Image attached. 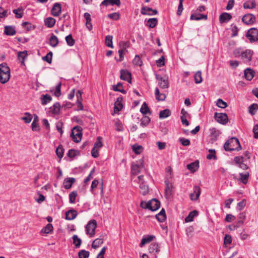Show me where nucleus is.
I'll list each match as a JSON object with an SVG mask.
<instances>
[{
    "mask_svg": "<svg viewBox=\"0 0 258 258\" xmlns=\"http://www.w3.org/2000/svg\"><path fill=\"white\" fill-rule=\"evenodd\" d=\"M150 210L152 211L158 210L160 207V202L157 199H153L150 201Z\"/></svg>",
    "mask_w": 258,
    "mask_h": 258,
    "instance_id": "obj_20",
    "label": "nucleus"
},
{
    "mask_svg": "<svg viewBox=\"0 0 258 258\" xmlns=\"http://www.w3.org/2000/svg\"><path fill=\"white\" fill-rule=\"evenodd\" d=\"M4 32L7 35L9 36L14 35L16 33L15 27L12 26H6Z\"/></svg>",
    "mask_w": 258,
    "mask_h": 258,
    "instance_id": "obj_26",
    "label": "nucleus"
},
{
    "mask_svg": "<svg viewBox=\"0 0 258 258\" xmlns=\"http://www.w3.org/2000/svg\"><path fill=\"white\" fill-rule=\"evenodd\" d=\"M152 11H153V9L151 8L143 7L141 9V12L144 15H152Z\"/></svg>",
    "mask_w": 258,
    "mask_h": 258,
    "instance_id": "obj_49",
    "label": "nucleus"
},
{
    "mask_svg": "<svg viewBox=\"0 0 258 258\" xmlns=\"http://www.w3.org/2000/svg\"><path fill=\"white\" fill-rule=\"evenodd\" d=\"M84 16L86 21V27L88 28L89 30H91L92 29L91 15L88 13H85L84 15Z\"/></svg>",
    "mask_w": 258,
    "mask_h": 258,
    "instance_id": "obj_29",
    "label": "nucleus"
},
{
    "mask_svg": "<svg viewBox=\"0 0 258 258\" xmlns=\"http://www.w3.org/2000/svg\"><path fill=\"white\" fill-rule=\"evenodd\" d=\"M23 9L22 8H19L17 9H14L13 12L15 14L17 18H21L23 17Z\"/></svg>",
    "mask_w": 258,
    "mask_h": 258,
    "instance_id": "obj_55",
    "label": "nucleus"
},
{
    "mask_svg": "<svg viewBox=\"0 0 258 258\" xmlns=\"http://www.w3.org/2000/svg\"><path fill=\"white\" fill-rule=\"evenodd\" d=\"M75 181L76 179L74 177L65 178L63 181L64 187L67 189H70Z\"/></svg>",
    "mask_w": 258,
    "mask_h": 258,
    "instance_id": "obj_18",
    "label": "nucleus"
},
{
    "mask_svg": "<svg viewBox=\"0 0 258 258\" xmlns=\"http://www.w3.org/2000/svg\"><path fill=\"white\" fill-rule=\"evenodd\" d=\"M140 192L143 195H147L149 191L148 186L146 185L144 182H142L140 184Z\"/></svg>",
    "mask_w": 258,
    "mask_h": 258,
    "instance_id": "obj_34",
    "label": "nucleus"
},
{
    "mask_svg": "<svg viewBox=\"0 0 258 258\" xmlns=\"http://www.w3.org/2000/svg\"><path fill=\"white\" fill-rule=\"evenodd\" d=\"M166 183V188L165 189V196L167 198L168 197H170L172 195L173 190V186L172 183L169 181H165Z\"/></svg>",
    "mask_w": 258,
    "mask_h": 258,
    "instance_id": "obj_15",
    "label": "nucleus"
},
{
    "mask_svg": "<svg viewBox=\"0 0 258 258\" xmlns=\"http://www.w3.org/2000/svg\"><path fill=\"white\" fill-rule=\"evenodd\" d=\"M55 19L52 17L47 18L44 20L45 25L48 28L53 27L55 25Z\"/></svg>",
    "mask_w": 258,
    "mask_h": 258,
    "instance_id": "obj_30",
    "label": "nucleus"
},
{
    "mask_svg": "<svg viewBox=\"0 0 258 258\" xmlns=\"http://www.w3.org/2000/svg\"><path fill=\"white\" fill-rule=\"evenodd\" d=\"M140 111L144 115L147 114L148 113L150 114H151L149 108L148 107L146 102H144L143 104L142 105V106L140 108Z\"/></svg>",
    "mask_w": 258,
    "mask_h": 258,
    "instance_id": "obj_41",
    "label": "nucleus"
},
{
    "mask_svg": "<svg viewBox=\"0 0 258 258\" xmlns=\"http://www.w3.org/2000/svg\"><path fill=\"white\" fill-rule=\"evenodd\" d=\"M246 37L250 43H253L258 41V29L256 28H251L246 32Z\"/></svg>",
    "mask_w": 258,
    "mask_h": 258,
    "instance_id": "obj_5",
    "label": "nucleus"
},
{
    "mask_svg": "<svg viewBox=\"0 0 258 258\" xmlns=\"http://www.w3.org/2000/svg\"><path fill=\"white\" fill-rule=\"evenodd\" d=\"M120 77L121 80L126 81L128 83H131L132 75L128 71L126 70H121Z\"/></svg>",
    "mask_w": 258,
    "mask_h": 258,
    "instance_id": "obj_10",
    "label": "nucleus"
},
{
    "mask_svg": "<svg viewBox=\"0 0 258 258\" xmlns=\"http://www.w3.org/2000/svg\"><path fill=\"white\" fill-rule=\"evenodd\" d=\"M256 4L254 0H249L243 4V8L245 9H252L256 7Z\"/></svg>",
    "mask_w": 258,
    "mask_h": 258,
    "instance_id": "obj_25",
    "label": "nucleus"
},
{
    "mask_svg": "<svg viewBox=\"0 0 258 258\" xmlns=\"http://www.w3.org/2000/svg\"><path fill=\"white\" fill-rule=\"evenodd\" d=\"M233 54L235 57H240L244 63H247L252 60L254 52L252 50L249 49H244L241 48H237L233 50Z\"/></svg>",
    "mask_w": 258,
    "mask_h": 258,
    "instance_id": "obj_1",
    "label": "nucleus"
},
{
    "mask_svg": "<svg viewBox=\"0 0 258 258\" xmlns=\"http://www.w3.org/2000/svg\"><path fill=\"white\" fill-rule=\"evenodd\" d=\"M224 148L226 151L234 150L238 151L241 149V147L238 139L236 138L232 137L225 143Z\"/></svg>",
    "mask_w": 258,
    "mask_h": 258,
    "instance_id": "obj_2",
    "label": "nucleus"
},
{
    "mask_svg": "<svg viewBox=\"0 0 258 258\" xmlns=\"http://www.w3.org/2000/svg\"><path fill=\"white\" fill-rule=\"evenodd\" d=\"M201 194V188L199 186H195L193 192L190 194V199L192 201L197 200Z\"/></svg>",
    "mask_w": 258,
    "mask_h": 258,
    "instance_id": "obj_11",
    "label": "nucleus"
},
{
    "mask_svg": "<svg viewBox=\"0 0 258 258\" xmlns=\"http://www.w3.org/2000/svg\"><path fill=\"white\" fill-rule=\"evenodd\" d=\"M22 25L23 27L25 28L27 31H29L35 28V27L28 22H23Z\"/></svg>",
    "mask_w": 258,
    "mask_h": 258,
    "instance_id": "obj_61",
    "label": "nucleus"
},
{
    "mask_svg": "<svg viewBox=\"0 0 258 258\" xmlns=\"http://www.w3.org/2000/svg\"><path fill=\"white\" fill-rule=\"evenodd\" d=\"M89 255V251L85 250H81L78 253L79 258H88Z\"/></svg>",
    "mask_w": 258,
    "mask_h": 258,
    "instance_id": "obj_53",
    "label": "nucleus"
},
{
    "mask_svg": "<svg viewBox=\"0 0 258 258\" xmlns=\"http://www.w3.org/2000/svg\"><path fill=\"white\" fill-rule=\"evenodd\" d=\"M232 19V16L228 13H223L219 16V21L220 23H225Z\"/></svg>",
    "mask_w": 258,
    "mask_h": 258,
    "instance_id": "obj_19",
    "label": "nucleus"
},
{
    "mask_svg": "<svg viewBox=\"0 0 258 258\" xmlns=\"http://www.w3.org/2000/svg\"><path fill=\"white\" fill-rule=\"evenodd\" d=\"M133 151L136 154H140L143 151V147L142 146L135 144L132 147Z\"/></svg>",
    "mask_w": 258,
    "mask_h": 258,
    "instance_id": "obj_52",
    "label": "nucleus"
},
{
    "mask_svg": "<svg viewBox=\"0 0 258 258\" xmlns=\"http://www.w3.org/2000/svg\"><path fill=\"white\" fill-rule=\"evenodd\" d=\"M119 98L117 99V100L115 102V105L114 107V111H119L121 110L122 108V104L119 102Z\"/></svg>",
    "mask_w": 258,
    "mask_h": 258,
    "instance_id": "obj_62",
    "label": "nucleus"
},
{
    "mask_svg": "<svg viewBox=\"0 0 258 258\" xmlns=\"http://www.w3.org/2000/svg\"><path fill=\"white\" fill-rule=\"evenodd\" d=\"M10 69L6 63L0 64V82L5 84L10 78Z\"/></svg>",
    "mask_w": 258,
    "mask_h": 258,
    "instance_id": "obj_3",
    "label": "nucleus"
},
{
    "mask_svg": "<svg viewBox=\"0 0 258 258\" xmlns=\"http://www.w3.org/2000/svg\"><path fill=\"white\" fill-rule=\"evenodd\" d=\"M155 238L154 235H147L143 237L141 240L140 246L142 247L146 243H149Z\"/></svg>",
    "mask_w": 258,
    "mask_h": 258,
    "instance_id": "obj_27",
    "label": "nucleus"
},
{
    "mask_svg": "<svg viewBox=\"0 0 258 258\" xmlns=\"http://www.w3.org/2000/svg\"><path fill=\"white\" fill-rule=\"evenodd\" d=\"M120 5V0H104L101 4L100 7L102 6H108L109 5H116L119 6Z\"/></svg>",
    "mask_w": 258,
    "mask_h": 258,
    "instance_id": "obj_17",
    "label": "nucleus"
},
{
    "mask_svg": "<svg viewBox=\"0 0 258 258\" xmlns=\"http://www.w3.org/2000/svg\"><path fill=\"white\" fill-rule=\"evenodd\" d=\"M101 137H97V141L94 144V147L91 150V155L94 158H97L99 156L98 150L103 146L101 141Z\"/></svg>",
    "mask_w": 258,
    "mask_h": 258,
    "instance_id": "obj_7",
    "label": "nucleus"
},
{
    "mask_svg": "<svg viewBox=\"0 0 258 258\" xmlns=\"http://www.w3.org/2000/svg\"><path fill=\"white\" fill-rule=\"evenodd\" d=\"M157 18H150L148 20L146 25L151 28H154L157 24Z\"/></svg>",
    "mask_w": 258,
    "mask_h": 258,
    "instance_id": "obj_39",
    "label": "nucleus"
},
{
    "mask_svg": "<svg viewBox=\"0 0 258 258\" xmlns=\"http://www.w3.org/2000/svg\"><path fill=\"white\" fill-rule=\"evenodd\" d=\"M73 240V244L76 246V247H80L81 243L82 240L78 237L77 235H74L72 237Z\"/></svg>",
    "mask_w": 258,
    "mask_h": 258,
    "instance_id": "obj_45",
    "label": "nucleus"
},
{
    "mask_svg": "<svg viewBox=\"0 0 258 258\" xmlns=\"http://www.w3.org/2000/svg\"><path fill=\"white\" fill-rule=\"evenodd\" d=\"M209 154L207 156V158L208 159L211 160V159H216L217 157L216 156V152L214 149H210L209 150Z\"/></svg>",
    "mask_w": 258,
    "mask_h": 258,
    "instance_id": "obj_56",
    "label": "nucleus"
},
{
    "mask_svg": "<svg viewBox=\"0 0 258 258\" xmlns=\"http://www.w3.org/2000/svg\"><path fill=\"white\" fill-rule=\"evenodd\" d=\"M77 196V192L76 191L71 192L69 194V201L71 203H74L75 202L76 198Z\"/></svg>",
    "mask_w": 258,
    "mask_h": 258,
    "instance_id": "obj_60",
    "label": "nucleus"
},
{
    "mask_svg": "<svg viewBox=\"0 0 258 258\" xmlns=\"http://www.w3.org/2000/svg\"><path fill=\"white\" fill-rule=\"evenodd\" d=\"M194 80L196 84H200L202 82V72L200 71H198L195 73Z\"/></svg>",
    "mask_w": 258,
    "mask_h": 258,
    "instance_id": "obj_42",
    "label": "nucleus"
},
{
    "mask_svg": "<svg viewBox=\"0 0 258 258\" xmlns=\"http://www.w3.org/2000/svg\"><path fill=\"white\" fill-rule=\"evenodd\" d=\"M103 239L102 238H96L95 239L92 244V248L94 249H96L98 248L101 244L103 243Z\"/></svg>",
    "mask_w": 258,
    "mask_h": 258,
    "instance_id": "obj_48",
    "label": "nucleus"
},
{
    "mask_svg": "<svg viewBox=\"0 0 258 258\" xmlns=\"http://www.w3.org/2000/svg\"><path fill=\"white\" fill-rule=\"evenodd\" d=\"M241 21L245 25H252L255 23L256 17L253 14L248 13L242 17Z\"/></svg>",
    "mask_w": 258,
    "mask_h": 258,
    "instance_id": "obj_8",
    "label": "nucleus"
},
{
    "mask_svg": "<svg viewBox=\"0 0 258 258\" xmlns=\"http://www.w3.org/2000/svg\"><path fill=\"white\" fill-rule=\"evenodd\" d=\"M150 121V118L148 116H144L142 119L141 122V125L142 126H146Z\"/></svg>",
    "mask_w": 258,
    "mask_h": 258,
    "instance_id": "obj_64",
    "label": "nucleus"
},
{
    "mask_svg": "<svg viewBox=\"0 0 258 258\" xmlns=\"http://www.w3.org/2000/svg\"><path fill=\"white\" fill-rule=\"evenodd\" d=\"M258 109V105L253 103L250 105L248 107V112L251 115H254Z\"/></svg>",
    "mask_w": 258,
    "mask_h": 258,
    "instance_id": "obj_44",
    "label": "nucleus"
},
{
    "mask_svg": "<svg viewBox=\"0 0 258 258\" xmlns=\"http://www.w3.org/2000/svg\"><path fill=\"white\" fill-rule=\"evenodd\" d=\"M53 225L49 223L41 229V232L45 234H49L51 233L53 231Z\"/></svg>",
    "mask_w": 258,
    "mask_h": 258,
    "instance_id": "obj_33",
    "label": "nucleus"
},
{
    "mask_svg": "<svg viewBox=\"0 0 258 258\" xmlns=\"http://www.w3.org/2000/svg\"><path fill=\"white\" fill-rule=\"evenodd\" d=\"M149 251L150 253L154 254L156 257V254L160 251V247L158 243H152L149 247Z\"/></svg>",
    "mask_w": 258,
    "mask_h": 258,
    "instance_id": "obj_16",
    "label": "nucleus"
},
{
    "mask_svg": "<svg viewBox=\"0 0 258 258\" xmlns=\"http://www.w3.org/2000/svg\"><path fill=\"white\" fill-rule=\"evenodd\" d=\"M214 118L218 122L222 124H225L228 121V117L226 113L215 112Z\"/></svg>",
    "mask_w": 258,
    "mask_h": 258,
    "instance_id": "obj_9",
    "label": "nucleus"
},
{
    "mask_svg": "<svg viewBox=\"0 0 258 258\" xmlns=\"http://www.w3.org/2000/svg\"><path fill=\"white\" fill-rule=\"evenodd\" d=\"M199 161L191 163L187 165V168L192 172H195L199 168Z\"/></svg>",
    "mask_w": 258,
    "mask_h": 258,
    "instance_id": "obj_31",
    "label": "nucleus"
},
{
    "mask_svg": "<svg viewBox=\"0 0 258 258\" xmlns=\"http://www.w3.org/2000/svg\"><path fill=\"white\" fill-rule=\"evenodd\" d=\"M155 95L156 99L158 101H164L165 100L166 96L164 93H161L158 88H155Z\"/></svg>",
    "mask_w": 258,
    "mask_h": 258,
    "instance_id": "obj_28",
    "label": "nucleus"
},
{
    "mask_svg": "<svg viewBox=\"0 0 258 258\" xmlns=\"http://www.w3.org/2000/svg\"><path fill=\"white\" fill-rule=\"evenodd\" d=\"M65 39H66L67 43L68 45H69L70 46H72L74 45L75 40L73 39L71 34H69V35L67 36L66 37Z\"/></svg>",
    "mask_w": 258,
    "mask_h": 258,
    "instance_id": "obj_54",
    "label": "nucleus"
},
{
    "mask_svg": "<svg viewBox=\"0 0 258 258\" xmlns=\"http://www.w3.org/2000/svg\"><path fill=\"white\" fill-rule=\"evenodd\" d=\"M254 72L249 68H247L244 71L245 78L248 81H251L254 77Z\"/></svg>",
    "mask_w": 258,
    "mask_h": 258,
    "instance_id": "obj_21",
    "label": "nucleus"
},
{
    "mask_svg": "<svg viewBox=\"0 0 258 258\" xmlns=\"http://www.w3.org/2000/svg\"><path fill=\"white\" fill-rule=\"evenodd\" d=\"M210 137L213 142L217 140L218 136L221 134L220 131L217 130L215 127H212L209 130Z\"/></svg>",
    "mask_w": 258,
    "mask_h": 258,
    "instance_id": "obj_14",
    "label": "nucleus"
},
{
    "mask_svg": "<svg viewBox=\"0 0 258 258\" xmlns=\"http://www.w3.org/2000/svg\"><path fill=\"white\" fill-rule=\"evenodd\" d=\"M156 79L158 81V85L161 88H168L169 86L168 80L163 77L156 75Z\"/></svg>",
    "mask_w": 258,
    "mask_h": 258,
    "instance_id": "obj_12",
    "label": "nucleus"
},
{
    "mask_svg": "<svg viewBox=\"0 0 258 258\" xmlns=\"http://www.w3.org/2000/svg\"><path fill=\"white\" fill-rule=\"evenodd\" d=\"M52 52L50 51L46 55L42 57V59L46 61L47 62L50 63L52 61Z\"/></svg>",
    "mask_w": 258,
    "mask_h": 258,
    "instance_id": "obj_59",
    "label": "nucleus"
},
{
    "mask_svg": "<svg viewBox=\"0 0 258 258\" xmlns=\"http://www.w3.org/2000/svg\"><path fill=\"white\" fill-rule=\"evenodd\" d=\"M239 175H240V181L243 184H246L248 181V177H249V173L246 172L245 173H240Z\"/></svg>",
    "mask_w": 258,
    "mask_h": 258,
    "instance_id": "obj_50",
    "label": "nucleus"
},
{
    "mask_svg": "<svg viewBox=\"0 0 258 258\" xmlns=\"http://www.w3.org/2000/svg\"><path fill=\"white\" fill-rule=\"evenodd\" d=\"M112 39L113 37L111 35H107L105 37V44L107 46L110 48H113V43H112Z\"/></svg>",
    "mask_w": 258,
    "mask_h": 258,
    "instance_id": "obj_47",
    "label": "nucleus"
},
{
    "mask_svg": "<svg viewBox=\"0 0 258 258\" xmlns=\"http://www.w3.org/2000/svg\"><path fill=\"white\" fill-rule=\"evenodd\" d=\"M82 91L81 90H78L76 93V96L77 97V103L81 105V108L80 110L83 109V106L82 103Z\"/></svg>",
    "mask_w": 258,
    "mask_h": 258,
    "instance_id": "obj_43",
    "label": "nucleus"
},
{
    "mask_svg": "<svg viewBox=\"0 0 258 258\" xmlns=\"http://www.w3.org/2000/svg\"><path fill=\"white\" fill-rule=\"evenodd\" d=\"M170 111L169 109H166L161 110L159 113V117L160 118H165L170 115Z\"/></svg>",
    "mask_w": 258,
    "mask_h": 258,
    "instance_id": "obj_46",
    "label": "nucleus"
},
{
    "mask_svg": "<svg viewBox=\"0 0 258 258\" xmlns=\"http://www.w3.org/2000/svg\"><path fill=\"white\" fill-rule=\"evenodd\" d=\"M28 55L27 51H20L18 53V57L21 61V63L24 64V60Z\"/></svg>",
    "mask_w": 258,
    "mask_h": 258,
    "instance_id": "obj_38",
    "label": "nucleus"
},
{
    "mask_svg": "<svg viewBox=\"0 0 258 258\" xmlns=\"http://www.w3.org/2000/svg\"><path fill=\"white\" fill-rule=\"evenodd\" d=\"M216 105L218 107L221 108H225L227 106L226 102L221 99H218L217 100Z\"/></svg>",
    "mask_w": 258,
    "mask_h": 258,
    "instance_id": "obj_58",
    "label": "nucleus"
},
{
    "mask_svg": "<svg viewBox=\"0 0 258 258\" xmlns=\"http://www.w3.org/2000/svg\"><path fill=\"white\" fill-rule=\"evenodd\" d=\"M38 122V117L36 115H35L33 121L31 124L32 130L33 131H38L39 130Z\"/></svg>",
    "mask_w": 258,
    "mask_h": 258,
    "instance_id": "obj_37",
    "label": "nucleus"
},
{
    "mask_svg": "<svg viewBox=\"0 0 258 258\" xmlns=\"http://www.w3.org/2000/svg\"><path fill=\"white\" fill-rule=\"evenodd\" d=\"M143 168L142 163L140 165L132 164L131 167L132 174L134 175L138 174Z\"/></svg>",
    "mask_w": 258,
    "mask_h": 258,
    "instance_id": "obj_24",
    "label": "nucleus"
},
{
    "mask_svg": "<svg viewBox=\"0 0 258 258\" xmlns=\"http://www.w3.org/2000/svg\"><path fill=\"white\" fill-rule=\"evenodd\" d=\"M63 152L64 150L61 145H59L56 149V154L60 159L63 157Z\"/></svg>",
    "mask_w": 258,
    "mask_h": 258,
    "instance_id": "obj_57",
    "label": "nucleus"
},
{
    "mask_svg": "<svg viewBox=\"0 0 258 258\" xmlns=\"http://www.w3.org/2000/svg\"><path fill=\"white\" fill-rule=\"evenodd\" d=\"M97 227V222L95 220H91L89 221L85 226L86 234L90 237H92L95 234V229Z\"/></svg>",
    "mask_w": 258,
    "mask_h": 258,
    "instance_id": "obj_4",
    "label": "nucleus"
},
{
    "mask_svg": "<svg viewBox=\"0 0 258 258\" xmlns=\"http://www.w3.org/2000/svg\"><path fill=\"white\" fill-rule=\"evenodd\" d=\"M61 11V7L60 4L56 3L53 5L51 9V14L54 17H57L59 15Z\"/></svg>",
    "mask_w": 258,
    "mask_h": 258,
    "instance_id": "obj_13",
    "label": "nucleus"
},
{
    "mask_svg": "<svg viewBox=\"0 0 258 258\" xmlns=\"http://www.w3.org/2000/svg\"><path fill=\"white\" fill-rule=\"evenodd\" d=\"M133 63L135 65L141 66L142 65V61L139 55H136L134 60Z\"/></svg>",
    "mask_w": 258,
    "mask_h": 258,
    "instance_id": "obj_63",
    "label": "nucleus"
},
{
    "mask_svg": "<svg viewBox=\"0 0 258 258\" xmlns=\"http://www.w3.org/2000/svg\"><path fill=\"white\" fill-rule=\"evenodd\" d=\"M77 212L75 210H70L66 213V219L68 220L74 219L77 216Z\"/></svg>",
    "mask_w": 258,
    "mask_h": 258,
    "instance_id": "obj_22",
    "label": "nucleus"
},
{
    "mask_svg": "<svg viewBox=\"0 0 258 258\" xmlns=\"http://www.w3.org/2000/svg\"><path fill=\"white\" fill-rule=\"evenodd\" d=\"M60 105L58 102L54 103L50 108L52 113L54 114H58L60 111Z\"/></svg>",
    "mask_w": 258,
    "mask_h": 258,
    "instance_id": "obj_40",
    "label": "nucleus"
},
{
    "mask_svg": "<svg viewBox=\"0 0 258 258\" xmlns=\"http://www.w3.org/2000/svg\"><path fill=\"white\" fill-rule=\"evenodd\" d=\"M207 20V15L200 14L198 13H195L192 14L190 16V20Z\"/></svg>",
    "mask_w": 258,
    "mask_h": 258,
    "instance_id": "obj_23",
    "label": "nucleus"
},
{
    "mask_svg": "<svg viewBox=\"0 0 258 258\" xmlns=\"http://www.w3.org/2000/svg\"><path fill=\"white\" fill-rule=\"evenodd\" d=\"M82 127L76 126L73 127L72 130L71 137L73 140L76 143L80 142L82 137Z\"/></svg>",
    "mask_w": 258,
    "mask_h": 258,
    "instance_id": "obj_6",
    "label": "nucleus"
},
{
    "mask_svg": "<svg viewBox=\"0 0 258 258\" xmlns=\"http://www.w3.org/2000/svg\"><path fill=\"white\" fill-rule=\"evenodd\" d=\"M198 215V212L196 210L190 212L188 215L185 218V222H190L194 220V218Z\"/></svg>",
    "mask_w": 258,
    "mask_h": 258,
    "instance_id": "obj_32",
    "label": "nucleus"
},
{
    "mask_svg": "<svg viewBox=\"0 0 258 258\" xmlns=\"http://www.w3.org/2000/svg\"><path fill=\"white\" fill-rule=\"evenodd\" d=\"M51 100V97L48 94L42 95L41 97V103L43 105H46Z\"/></svg>",
    "mask_w": 258,
    "mask_h": 258,
    "instance_id": "obj_36",
    "label": "nucleus"
},
{
    "mask_svg": "<svg viewBox=\"0 0 258 258\" xmlns=\"http://www.w3.org/2000/svg\"><path fill=\"white\" fill-rule=\"evenodd\" d=\"M21 119L24 120L25 123H29L31 121L32 117L30 113L26 112L25 113V116L21 117Z\"/></svg>",
    "mask_w": 258,
    "mask_h": 258,
    "instance_id": "obj_51",
    "label": "nucleus"
},
{
    "mask_svg": "<svg viewBox=\"0 0 258 258\" xmlns=\"http://www.w3.org/2000/svg\"><path fill=\"white\" fill-rule=\"evenodd\" d=\"M49 44L53 47H56L58 43V39L57 37L52 34L49 38Z\"/></svg>",
    "mask_w": 258,
    "mask_h": 258,
    "instance_id": "obj_35",
    "label": "nucleus"
}]
</instances>
